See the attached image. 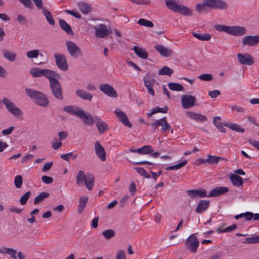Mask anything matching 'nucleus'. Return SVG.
Returning <instances> with one entry per match:
<instances>
[{"instance_id":"6","label":"nucleus","mask_w":259,"mask_h":259,"mask_svg":"<svg viewBox=\"0 0 259 259\" xmlns=\"http://www.w3.org/2000/svg\"><path fill=\"white\" fill-rule=\"evenodd\" d=\"M54 58L56 65L60 70L67 71L68 69V65L65 55L55 53L54 54Z\"/></svg>"},{"instance_id":"5","label":"nucleus","mask_w":259,"mask_h":259,"mask_svg":"<svg viewBox=\"0 0 259 259\" xmlns=\"http://www.w3.org/2000/svg\"><path fill=\"white\" fill-rule=\"evenodd\" d=\"M3 103L6 106L8 111L16 117L21 116L23 114L22 111L15 104L7 98L3 99Z\"/></svg>"},{"instance_id":"52","label":"nucleus","mask_w":259,"mask_h":259,"mask_svg":"<svg viewBox=\"0 0 259 259\" xmlns=\"http://www.w3.org/2000/svg\"><path fill=\"white\" fill-rule=\"evenodd\" d=\"M102 235L105 239L108 240L115 236V232L112 229H108L102 232Z\"/></svg>"},{"instance_id":"59","label":"nucleus","mask_w":259,"mask_h":259,"mask_svg":"<svg viewBox=\"0 0 259 259\" xmlns=\"http://www.w3.org/2000/svg\"><path fill=\"white\" fill-rule=\"evenodd\" d=\"M198 78H199L201 80L211 81L213 78V76L211 74L204 73L199 75L198 76Z\"/></svg>"},{"instance_id":"55","label":"nucleus","mask_w":259,"mask_h":259,"mask_svg":"<svg viewBox=\"0 0 259 259\" xmlns=\"http://www.w3.org/2000/svg\"><path fill=\"white\" fill-rule=\"evenodd\" d=\"M134 169L136 170V171L141 176H144L146 178H150L151 176L149 175L145 169L142 167H135Z\"/></svg>"},{"instance_id":"2","label":"nucleus","mask_w":259,"mask_h":259,"mask_svg":"<svg viewBox=\"0 0 259 259\" xmlns=\"http://www.w3.org/2000/svg\"><path fill=\"white\" fill-rule=\"evenodd\" d=\"M25 92L36 104L43 107H47L49 105V101L47 96L42 92L28 88L26 89Z\"/></svg>"},{"instance_id":"38","label":"nucleus","mask_w":259,"mask_h":259,"mask_svg":"<svg viewBox=\"0 0 259 259\" xmlns=\"http://www.w3.org/2000/svg\"><path fill=\"white\" fill-rule=\"evenodd\" d=\"M136 152L141 154H148L152 153L154 150L150 145H145L136 150Z\"/></svg>"},{"instance_id":"8","label":"nucleus","mask_w":259,"mask_h":259,"mask_svg":"<svg viewBox=\"0 0 259 259\" xmlns=\"http://www.w3.org/2000/svg\"><path fill=\"white\" fill-rule=\"evenodd\" d=\"M186 244L187 248L189 249L192 252H196L197 251L199 242L195 236V234L190 235L187 238Z\"/></svg>"},{"instance_id":"37","label":"nucleus","mask_w":259,"mask_h":259,"mask_svg":"<svg viewBox=\"0 0 259 259\" xmlns=\"http://www.w3.org/2000/svg\"><path fill=\"white\" fill-rule=\"evenodd\" d=\"M95 183V177L93 175L88 174V178H87L86 180L84 181V183L87 188L91 191L92 190L93 187Z\"/></svg>"},{"instance_id":"29","label":"nucleus","mask_w":259,"mask_h":259,"mask_svg":"<svg viewBox=\"0 0 259 259\" xmlns=\"http://www.w3.org/2000/svg\"><path fill=\"white\" fill-rule=\"evenodd\" d=\"M59 25L61 29L64 30L67 34L73 35L74 32L70 26L64 20L60 19Z\"/></svg>"},{"instance_id":"21","label":"nucleus","mask_w":259,"mask_h":259,"mask_svg":"<svg viewBox=\"0 0 259 259\" xmlns=\"http://www.w3.org/2000/svg\"><path fill=\"white\" fill-rule=\"evenodd\" d=\"M159 53L164 57H168L173 54V52L170 49L165 47L161 45H156L154 47Z\"/></svg>"},{"instance_id":"26","label":"nucleus","mask_w":259,"mask_h":259,"mask_svg":"<svg viewBox=\"0 0 259 259\" xmlns=\"http://www.w3.org/2000/svg\"><path fill=\"white\" fill-rule=\"evenodd\" d=\"M165 5L167 8L175 13H178L181 4H178L175 0H165Z\"/></svg>"},{"instance_id":"7","label":"nucleus","mask_w":259,"mask_h":259,"mask_svg":"<svg viewBox=\"0 0 259 259\" xmlns=\"http://www.w3.org/2000/svg\"><path fill=\"white\" fill-rule=\"evenodd\" d=\"M66 46L70 55L73 58L82 56L80 49L73 42L67 41Z\"/></svg>"},{"instance_id":"15","label":"nucleus","mask_w":259,"mask_h":259,"mask_svg":"<svg viewBox=\"0 0 259 259\" xmlns=\"http://www.w3.org/2000/svg\"><path fill=\"white\" fill-rule=\"evenodd\" d=\"M96 124L100 134H103L109 129L108 124L100 117L95 115Z\"/></svg>"},{"instance_id":"18","label":"nucleus","mask_w":259,"mask_h":259,"mask_svg":"<svg viewBox=\"0 0 259 259\" xmlns=\"http://www.w3.org/2000/svg\"><path fill=\"white\" fill-rule=\"evenodd\" d=\"M229 191V189L226 187H217L213 188L208 194L207 197H214L219 196Z\"/></svg>"},{"instance_id":"47","label":"nucleus","mask_w":259,"mask_h":259,"mask_svg":"<svg viewBox=\"0 0 259 259\" xmlns=\"http://www.w3.org/2000/svg\"><path fill=\"white\" fill-rule=\"evenodd\" d=\"M187 163H188L187 160H183L182 162H181L178 164H176L174 165L167 166V167H166L165 169L167 170H177V169H180V168L185 166L187 164Z\"/></svg>"},{"instance_id":"63","label":"nucleus","mask_w":259,"mask_h":259,"mask_svg":"<svg viewBox=\"0 0 259 259\" xmlns=\"http://www.w3.org/2000/svg\"><path fill=\"white\" fill-rule=\"evenodd\" d=\"M220 94H221L220 91L219 90H213L212 91H210L208 93L209 96L211 98H215L218 96H219Z\"/></svg>"},{"instance_id":"40","label":"nucleus","mask_w":259,"mask_h":259,"mask_svg":"<svg viewBox=\"0 0 259 259\" xmlns=\"http://www.w3.org/2000/svg\"><path fill=\"white\" fill-rule=\"evenodd\" d=\"M42 12L44 15L46 17L48 23L51 25H54L55 24V22L51 12L46 8L42 9Z\"/></svg>"},{"instance_id":"32","label":"nucleus","mask_w":259,"mask_h":259,"mask_svg":"<svg viewBox=\"0 0 259 259\" xmlns=\"http://www.w3.org/2000/svg\"><path fill=\"white\" fill-rule=\"evenodd\" d=\"M133 50L135 54L140 58L143 59H145L148 58V54L145 49L135 46L133 48Z\"/></svg>"},{"instance_id":"56","label":"nucleus","mask_w":259,"mask_h":259,"mask_svg":"<svg viewBox=\"0 0 259 259\" xmlns=\"http://www.w3.org/2000/svg\"><path fill=\"white\" fill-rule=\"evenodd\" d=\"M39 55L38 50H33L27 52L26 56L28 58H36Z\"/></svg>"},{"instance_id":"53","label":"nucleus","mask_w":259,"mask_h":259,"mask_svg":"<svg viewBox=\"0 0 259 259\" xmlns=\"http://www.w3.org/2000/svg\"><path fill=\"white\" fill-rule=\"evenodd\" d=\"M170 90L176 91H181L183 89V86L178 83L170 82L168 84Z\"/></svg>"},{"instance_id":"42","label":"nucleus","mask_w":259,"mask_h":259,"mask_svg":"<svg viewBox=\"0 0 259 259\" xmlns=\"http://www.w3.org/2000/svg\"><path fill=\"white\" fill-rule=\"evenodd\" d=\"M127 160L134 163L136 165H142V164H148L152 165L153 163L150 161L145 160V161H138L137 160L133 155H129L127 158Z\"/></svg>"},{"instance_id":"64","label":"nucleus","mask_w":259,"mask_h":259,"mask_svg":"<svg viewBox=\"0 0 259 259\" xmlns=\"http://www.w3.org/2000/svg\"><path fill=\"white\" fill-rule=\"evenodd\" d=\"M116 259H126L125 252L123 250H119L116 255Z\"/></svg>"},{"instance_id":"20","label":"nucleus","mask_w":259,"mask_h":259,"mask_svg":"<svg viewBox=\"0 0 259 259\" xmlns=\"http://www.w3.org/2000/svg\"><path fill=\"white\" fill-rule=\"evenodd\" d=\"M115 113L124 125L129 127H132V123L129 122L126 115L120 109L117 108L115 110Z\"/></svg>"},{"instance_id":"22","label":"nucleus","mask_w":259,"mask_h":259,"mask_svg":"<svg viewBox=\"0 0 259 259\" xmlns=\"http://www.w3.org/2000/svg\"><path fill=\"white\" fill-rule=\"evenodd\" d=\"M144 85L146 87L148 92L151 96H154L155 94L154 91L153 89V86L156 80L154 79H150L148 75L147 74L144 78Z\"/></svg>"},{"instance_id":"50","label":"nucleus","mask_w":259,"mask_h":259,"mask_svg":"<svg viewBox=\"0 0 259 259\" xmlns=\"http://www.w3.org/2000/svg\"><path fill=\"white\" fill-rule=\"evenodd\" d=\"M242 243L244 244H253L259 243V235L246 238Z\"/></svg>"},{"instance_id":"61","label":"nucleus","mask_w":259,"mask_h":259,"mask_svg":"<svg viewBox=\"0 0 259 259\" xmlns=\"http://www.w3.org/2000/svg\"><path fill=\"white\" fill-rule=\"evenodd\" d=\"M19 23L22 25H26L28 23L27 19L22 15L19 14L17 17Z\"/></svg>"},{"instance_id":"13","label":"nucleus","mask_w":259,"mask_h":259,"mask_svg":"<svg viewBox=\"0 0 259 259\" xmlns=\"http://www.w3.org/2000/svg\"><path fill=\"white\" fill-rule=\"evenodd\" d=\"M247 33V29L244 26H230L229 34L236 36H241Z\"/></svg>"},{"instance_id":"30","label":"nucleus","mask_w":259,"mask_h":259,"mask_svg":"<svg viewBox=\"0 0 259 259\" xmlns=\"http://www.w3.org/2000/svg\"><path fill=\"white\" fill-rule=\"evenodd\" d=\"M220 161H227V159L223 157H220L215 155H207L208 164L217 165L218 164Z\"/></svg>"},{"instance_id":"33","label":"nucleus","mask_w":259,"mask_h":259,"mask_svg":"<svg viewBox=\"0 0 259 259\" xmlns=\"http://www.w3.org/2000/svg\"><path fill=\"white\" fill-rule=\"evenodd\" d=\"M2 52L4 58L9 61L14 62L16 60L17 54L14 52L4 49Z\"/></svg>"},{"instance_id":"36","label":"nucleus","mask_w":259,"mask_h":259,"mask_svg":"<svg viewBox=\"0 0 259 259\" xmlns=\"http://www.w3.org/2000/svg\"><path fill=\"white\" fill-rule=\"evenodd\" d=\"M0 253L3 254H8L10 257L13 259L17 258L16 253L17 251L12 248L7 247L0 248Z\"/></svg>"},{"instance_id":"60","label":"nucleus","mask_w":259,"mask_h":259,"mask_svg":"<svg viewBox=\"0 0 259 259\" xmlns=\"http://www.w3.org/2000/svg\"><path fill=\"white\" fill-rule=\"evenodd\" d=\"M21 4L28 9H31L33 7V5L31 0H18Z\"/></svg>"},{"instance_id":"9","label":"nucleus","mask_w":259,"mask_h":259,"mask_svg":"<svg viewBox=\"0 0 259 259\" xmlns=\"http://www.w3.org/2000/svg\"><path fill=\"white\" fill-rule=\"evenodd\" d=\"M196 100L195 96L184 95L181 98L182 106L184 109H189L194 106Z\"/></svg>"},{"instance_id":"35","label":"nucleus","mask_w":259,"mask_h":259,"mask_svg":"<svg viewBox=\"0 0 259 259\" xmlns=\"http://www.w3.org/2000/svg\"><path fill=\"white\" fill-rule=\"evenodd\" d=\"M88 201V197L87 196H81L79 198V205L77 209V211L79 213L82 212L84 209L86 207Z\"/></svg>"},{"instance_id":"39","label":"nucleus","mask_w":259,"mask_h":259,"mask_svg":"<svg viewBox=\"0 0 259 259\" xmlns=\"http://www.w3.org/2000/svg\"><path fill=\"white\" fill-rule=\"evenodd\" d=\"M88 178V175H85L84 171L82 170H79L77 174L76 177V183L78 185H80L84 182Z\"/></svg>"},{"instance_id":"34","label":"nucleus","mask_w":259,"mask_h":259,"mask_svg":"<svg viewBox=\"0 0 259 259\" xmlns=\"http://www.w3.org/2000/svg\"><path fill=\"white\" fill-rule=\"evenodd\" d=\"M78 7L80 11L84 14H87L92 10L91 6L84 2L78 3Z\"/></svg>"},{"instance_id":"16","label":"nucleus","mask_w":259,"mask_h":259,"mask_svg":"<svg viewBox=\"0 0 259 259\" xmlns=\"http://www.w3.org/2000/svg\"><path fill=\"white\" fill-rule=\"evenodd\" d=\"M83 120L86 125L92 126L94 123H96L95 116H92L89 113H85L82 110L79 117Z\"/></svg>"},{"instance_id":"10","label":"nucleus","mask_w":259,"mask_h":259,"mask_svg":"<svg viewBox=\"0 0 259 259\" xmlns=\"http://www.w3.org/2000/svg\"><path fill=\"white\" fill-rule=\"evenodd\" d=\"M100 90L110 97L116 98L117 93L114 88L108 83L101 84L99 86Z\"/></svg>"},{"instance_id":"3","label":"nucleus","mask_w":259,"mask_h":259,"mask_svg":"<svg viewBox=\"0 0 259 259\" xmlns=\"http://www.w3.org/2000/svg\"><path fill=\"white\" fill-rule=\"evenodd\" d=\"M59 76H53L49 80L50 88L52 95L58 100H62L64 98L63 90L60 82L57 79Z\"/></svg>"},{"instance_id":"57","label":"nucleus","mask_w":259,"mask_h":259,"mask_svg":"<svg viewBox=\"0 0 259 259\" xmlns=\"http://www.w3.org/2000/svg\"><path fill=\"white\" fill-rule=\"evenodd\" d=\"M31 195V192L27 191L26 192L20 199V203L22 205H25L27 201Z\"/></svg>"},{"instance_id":"54","label":"nucleus","mask_w":259,"mask_h":259,"mask_svg":"<svg viewBox=\"0 0 259 259\" xmlns=\"http://www.w3.org/2000/svg\"><path fill=\"white\" fill-rule=\"evenodd\" d=\"M138 23L140 25L148 27H152L154 26L152 21L143 18L139 19L138 21Z\"/></svg>"},{"instance_id":"17","label":"nucleus","mask_w":259,"mask_h":259,"mask_svg":"<svg viewBox=\"0 0 259 259\" xmlns=\"http://www.w3.org/2000/svg\"><path fill=\"white\" fill-rule=\"evenodd\" d=\"M82 110L81 108L75 105L66 106L63 107V110L65 112L78 117H79Z\"/></svg>"},{"instance_id":"23","label":"nucleus","mask_w":259,"mask_h":259,"mask_svg":"<svg viewBox=\"0 0 259 259\" xmlns=\"http://www.w3.org/2000/svg\"><path fill=\"white\" fill-rule=\"evenodd\" d=\"M187 193L190 197H191L192 198H194L197 197L202 198L207 197V196L208 195L207 194L206 190L204 189H201L200 190H187Z\"/></svg>"},{"instance_id":"41","label":"nucleus","mask_w":259,"mask_h":259,"mask_svg":"<svg viewBox=\"0 0 259 259\" xmlns=\"http://www.w3.org/2000/svg\"><path fill=\"white\" fill-rule=\"evenodd\" d=\"M192 34L195 37L202 41L209 40L211 38V35L208 33L200 34L193 32Z\"/></svg>"},{"instance_id":"25","label":"nucleus","mask_w":259,"mask_h":259,"mask_svg":"<svg viewBox=\"0 0 259 259\" xmlns=\"http://www.w3.org/2000/svg\"><path fill=\"white\" fill-rule=\"evenodd\" d=\"M210 201L207 200H201L197 204L195 211L198 213L205 211L209 207Z\"/></svg>"},{"instance_id":"45","label":"nucleus","mask_w":259,"mask_h":259,"mask_svg":"<svg viewBox=\"0 0 259 259\" xmlns=\"http://www.w3.org/2000/svg\"><path fill=\"white\" fill-rule=\"evenodd\" d=\"M224 125L230 128L231 130L237 132H240L243 133L245 131L244 128L241 127L239 125L237 124L227 122L224 124Z\"/></svg>"},{"instance_id":"44","label":"nucleus","mask_w":259,"mask_h":259,"mask_svg":"<svg viewBox=\"0 0 259 259\" xmlns=\"http://www.w3.org/2000/svg\"><path fill=\"white\" fill-rule=\"evenodd\" d=\"M178 13L185 16H192L193 11L189 8L184 5H181Z\"/></svg>"},{"instance_id":"12","label":"nucleus","mask_w":259,"mask_h":259,"mask_svg":"<svg viewBox=\"0 0 259 259\" xmlns=\"http://www.w3.org/2000/svg\"><path fill=\"white\" fill-rule=\"evenodd\" d=\"M242 42L245 46H255L259 42V35L245 36L242 39Z\"/></svg>"},{"instance_id":"19","label":"nucleus","mask_w":259,"mask_h":259,"mask_svg":"<svg viewBox=\"0 0 259 259\" xmlns=\"http://www.w3.org/2000/svg\"><path fill=\"white\" fill-rule=\"evenodd\" d=\"M95 150L97 156L102 161L106 160V152L104 147L100 144L98 141L95 143Z\"/></svg>"},{"instance_id":"14","label":"nucleus","mask_w":259,"mask_h":259,"mask_svg":"<svg viewBox=\"0 0 259 259\" xmlns=\"http://www.w3.org/2000/svg\"><path fill=\"white\" fill-rule=\"evenodd\" d=\"M95 34L97 37L103 38L109 35L111 31L106 28L104 24H100L99 27H95Z\"/></svg>"},{"instance_id":"43","label":"nucleus","mask_w":259,"mask_h":259,"mask_svg":"<svg viewBox=\"0 0 259 259\" xmlns=\"http://www.w3.org/2000/svg\"><path fill=\"white\" fill-rule=\"evenodd\" d=\"M221 117L220 116H215L213 118V123L216 126L219 131L221 132L225 133L226 129L223 127L221 122H217V120H221Z\"/></svg>"},{"instance_id":"49","label":"nucleus","mask_w":259,"mask_h":259,"mask_svg":"<svg viewBox=\"0 0 259 259\" xmlns=\"http://www.w3.org/2000/svg\"><path fill=\"white\" fill-rule=\"evenodd\" d=\"M60 157L63 160L67 161H69L70 158H72V160H75L77 157V155L75 153L70 152L66 154H62Z\"/></svg>"},{"instance_id":"28","label":"nucleus","mask_w":259,"mask_h":259,"mask_svg":"<svg viewBox=\"0 0 259 259\" xmlns=\"http://www.w3.org/2000/svg\"><path fill=\"white\" fill-rule=\"evenodd\" d=\"M230 180L232 184L237 187H239L243 184L242 178L238 175L232 174L230 176Z\"/></svg>"},{"instance_id":"27","label":"nucleus","mask_w":259,"mask_h":259,"mask_svg":"<svg viewBox=\"0 0 259 259\" xmlns=\"http://www.w3.org/2000/svg\"><path fill=\"white\" fill-rule=\"evenodd\" d=\"M75 94L78 97L84 100L91 101L93 98V95L91 93L81 89L76 90Z\"/></svg>"},{"instance_id":"62","label":"nucleus","mask_w":259,"mask_h":259,"mask_svg":"<svg viewBox=\"0 0 259 259\" xmlns=\"http://www.w3.org/2000/svg\"><path fill=\"white\" fill-rule=\"evenodd\" d=\"M41 180L45 184H50L53 182L54 179L52 177L47 176H43L41 177Z\"/></svg>"},{"instance_id":"51","label":"nucleus","mask_w":259,"mask_h":259,"mask_svg":"<svg viewBox=\"0 0 259 259\" xmlns=\"http://www.w3.org/2000/svg\"><path fill=\"white\" fill-rule=\"evenodd\" d=\"M216 30L220 32H225L229 34L230 26L222 24H217L214 25Z\"/></svg>"},{"instance_id":"24","label":"nucleus","mask_w":259,"mask_h":259,"mask_svg":"<svg viewBox=\"0 0 259 259\" xmlns=\"http://www.w3.org/2000/svg\"><path fill=\"white\" fill-rule=\"evenodd\" d=\"M187 116L197 122H204L207 121V118L206 116L200 113H196L191 111L187 112Z\"/></svg>"},{"instance_id":"1","label":"nucleus","mask_w":259,"mask_h":259,"mask_svg":"<svg viewBox=\"0 0 259 259\" xmlns=\"http://www.w3.org/2000/svg\"><path fill=\"white\" fill-rule=\"evenodd\" d=\"M207 7L211 9L226 10L228 8L227 4L222 0H203L202 4H198L196 6V11L202 13Z\"/></svg>"},{"instance_id":"46","label":"nucleus","mask_w":259,"mask_h":259,"mask_svg":"<svg viewBox=\"0 0 259 259\" xmlns=\"http://www.w3.org/2000/svg\"><path fill=\"white\" fill-rule=\"evenodd\" d=\"M174 72V70L168 67L167 66L163 67L158 70V74L160 75L170 76Z\"/></svg>"},{"instance_id":"58","label":"nucleus","mask_w":259,"mask_h":259,"mask_svg":"<svg viewBox=\"0 0 259 259\" xmlns=\"http://www.w3.org/2000/svg\"><path fill=\"white\" fill-rule=\"evenodd\" d=\"M15 186L17 188H20L22 185V177L20 175H17L15 178Z\"/></svg>"},{"instance_id":"4","label":"nucleus","mask_w":259,"mask_h":259,"mask_svg":"<svg viewBox=\"0 0 259 259\" xmlns=\"http://www.w3.org/2000/svg\"><path fill=\"white\" fill-rule=\"evenodd\" d=\"M29 73L33 77H40L43 76L49 80L53 76H59V74L53 70L39 68H32L30 69Z\"/></svg>"},{"instance_id":"31","label":"nucleus","mask_w":259,"mask_h":259,"mask_svg":"<svg viewBox=\"0 0 259 259\" xmlns=\"http://www.w3.org/2000/svg\"><path fill=\"white\" fill-rule=\"evenodd\" d=\"M158 123H159L158 126H161V130L163 132H166L167 131L170 130L171 133H173V130L171 129V126L167 122L166 117H163L160 119L158 120Z\"/></svg>"},{"instance_id":"48","label":"nucleus","mask_w":259,"mask_h":259,"mask_svg":"<svg viewBox=\"0 0 259 259\" xmlns=\"http://www.w3.org/2000/svg\"><path fill=\"white\" fill-rule=\"evenodd\" d=\"M50 196V194L48 192H41L37 197L34 198V204H37L39 203L44 199Z\"/></svg>"},{"instance_id":"11","label":"nucleus","mask_w":259,"mask_h":259,"mask_svg":"<svg viewBox=\"0 0 259 259\" xmlns=\"http://www.w3.org/2000/svg\"><path fill=\"white\" fill-rule=\"evenodd\" d=\"M237 59L238 62L241 65H246L250 66L254 63V59L253 57L247 53L238 54Z\"/></svg>"}]
</instances>
